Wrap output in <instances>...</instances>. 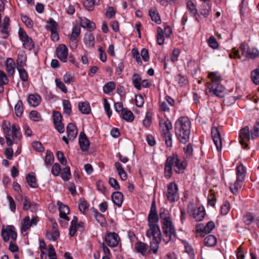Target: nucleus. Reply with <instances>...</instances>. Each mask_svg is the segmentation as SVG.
I'll use <instances>...</instances> for the list:
<instances>
[{
	"label": "nucleus",
	"instance_id": "nucleus-16",
	"mask_svg": "<svg viewBox=\"0 0 259 259\" xmlns=\"http://www.w3.org/2000/svg\"><path fill=\"white\" fill-rule=\"evenodd\" d=\"M211 137L217 150L219 151L222 149V139L221 134L218 127H213L211 128Z\"/></svg>",
	"mask_w": 259,
	"mask_h": 259
},
{
	"label": "nucleus",
	"instance_id": "nucleus-52",
	"mask_svg": "<svg viewBox=\"0 0 259 259\" xmlns=\"http://www.w3.org/2000/svg\"><path fill=\"white\" fill-rule=\"evenodd\" d=\"M251 77L253 82L255 84H259V69L258 68L252 71Z\"/></svg>",
	"mask_w": 259,
	"mask_h": 259
},
{
	"label": "nucleus",
	"instance_id": "nucleus-36",
	"mask_svg": "<svg viewBox=\"0 0 259 259\" xmlns=\"http://www.w3.org/2000/svg\"><path fill=\"white\" fill-rule=\"evenodd\" d=\"M26 179L28 185L31 187L36 188L38 187L35 176L33 174L26 175Z\"/></svg>",
	"mask_w": 259,
	"mask_h": 259
},
{
	"label": "nucleus",
	"instance_id": "nucleus-26",
	"mask_svg": "<svg viewBox=\"0 0 259 259\" xmlns=\"http://www.w3.org/2000/svg\"><path fill=\"white\" fill-rule=\"evenodd\" d=\"M83 41L85 46L88 48H93L95 46V37L91 32L85 34Z\"/></svg>",
	"mask_w": 259,
	"mask_h": 259
},
{
	"label": "nucleus",
	"instance_id": "nucleus-45",
	"mask_svg": "<svg viewBox=\"0 0 259 259\" xmlns=\"http://www.w3.org/2000/svg\"><path fill=\"white\" fill-rule=\"evenodd\" d=\"M17 69L19 72V76L21 79L24 82H26V81H27L28 75L27 71L24 68V67H17Z\"/></svg>",
	"mask_w": 259,
	"mask_h": 259
},
{
	"label": "nucleus",
	"instance_id": "nucleus-56",
	"mask_svg": "<svg viewBox=\"0 0 259 259\" xmlns=\"http://www.w3.org/2000/svg\"><path fill=\"white\" fill-rule=\"evenodd\" d=\"M210 194L208 195L207 197V201L208 204L213 207L215 205L216 202V197L214 194L212 193V190L209 191Z\"/></svg>",
	"mask_w": 259,
	"mask_h": 259
},
{
	"label": "nucleus",
	"instance_id": "nucleus-43",
	"mask_svg": "<svg viewBox=\"0 0 259 259\" xmlns=\"http://www.w3.org/2000/svg\"><path fill=\"white\" fill-rule=\"evenodd\" d=\"M115 88V83L110 81L105 84L103 87V92L105 94H109L111 93Z\"/></svg>",
	"mask_w": 259,
	"mask_h": 259
},
{
	"label": "nucleus",
	"instance_id": "nucleus-12",
	"mask_svg": "<svg viewBox=\"0 0 259 259\" xmlns=\"http://www.w3.org/2000/svg\"><path fill=\"white\" fill-rule=\"evenodd\" d=\"M2 236L5 242H8L10 238L13 241H15L17 235L15 230V227L13 226L9 225L6 228H3L2 230Z\"/></svg>",
	"mask_w": 259,
	"mask_h": 259
},
{
	"label": "nucleus",
	"instance_id": "nucleus-46",
	"mask_svg": "<svg viewBox=\"0 0 259 259\" xmlns=\"http://www.w3.org/2000/svg\"><path fill=\"white\" fill-rule=\"evenodd\" d=\"M62 179L64 181H68L71 177L70 168L69 166H66L63 170L61 174Z\"/></svg>",
	"mask_w": 259,
	"mask_h": 259
},
{
	"label": "nucleus",
	"instance_id": "nucleus-17",
	"mask_svg": "<svg viewBox=\"0 0 259 259\" xmlns=\"http://www.w3.org/2000/svg\"><path fill=\"white\" fill-rule=\"evenodd\" d=\"M119 240L118 235L114 232L108 233L105 237L106 244L111 247H116L118 245Z\"/></svg>",
	"mask_w": 259,
	"mask_h": 259
},
{
	"label": "nucleus",
	"instance_id": "nucleus-23",
	"mask_svg": "<svg viewBox=\"0 0 259 259\" xmlns=\"http://www.w3.org/2000/svg\"><path fill=\"white\" fill-rule=\"evenodd\" d=\"M57 205L59 206L60 218L69 221V219L67 216V214H68L69 212L68 206L64 205L60 201L57 202Z\"/></svg>",
	"mask_w": 259,
	"mask_h": 259
},
{
	"label": "nucleus",
	"instance_id": "nucleus-4",
	"mask_svg": "<svg viewBox=\"0 0 259 259\" xmlns=\"http://www.w3.org/2000/svg\"><path fill=\"white\" fill-rule=\"evenodd\" d=\"M3 128L8 146H11L14 143L17 144L21 141L22 134L18 124L14 123L11 125L9 121L5 120L3 122Z\"/></svg>",
	"mask_w": 259,
	"mask_h": 259
},
{
	"label": "nucleus",
	"instance_id": "nucleus-35",
	"mask_svg": "<svg viewBox=\"0 0 259 259\" xmlns=\"http://www.w3.org/2000/svg\"><path fill=\"white\" fill-rule=\"evenodd\" d=\"M77 218L74 216L71 222V225L69 228V235L71 236H73L77 229Z\"/></svg>",
	"mask_w": 259,
	"mask_h": 259
},
{
	"label": "nucleus",
	"instance_id": "nucleus-10",
	"mask_svg": "<svg viewBox=\"0 0 259 259\" xmlns=\"http://www.w3.org/2000/svg\"><path fill=\"white\" fill-rule=\"evenodd\" d=\"M206 87L210 93L219 98H223L225 95V88L220 83H206Z\"/></svg>",
	"mask_w": 259,
	"mask_h": 259
},
{
	"label": "nucleus",
	"instance_id": "nucleus-47",
	"mask_svg": "<svg viewBox=\"0 0 259 259\" xmlns=\"http://www.w3.org/2000/svg\"><path fill=\"white\" fill-rule=\"evenodd\" d=\"M10 24V19L8 16H5L3 20L2 27V32L8 34L9 33V26Z\"/></svg>",
	"mask_w": 259,
	"mask_h": 259
},
{
	"label": "nucleus",
	"instance_id": "nucleus-58",
	"mask_svg": "<svg viewBox=\"0 0 259 259\" xmlns=\"http://www.w3.org/2000/svg\"><path fill=\"white\" fill-rule=\"evenodd\" d=\"M184 151L187 158H190L193 154V146L189 144L186 147L184 148Z\"/></svg>",
	"mask_w": 259,
	"mask_h": 259
},
{
	"label": "nucleus",
	"instance_id": "nucleus-15",
	"mask_svg": "<svg viewBox=\"0 0 259 259\" xmlns=\"http://www.w3.org/2000/svg\"><path fill=\"white\" fill-rule=\"evenodd\" d=\"M239 137L240 138V144L246 148L247 147V143L251 138V132L249 131V127L247 126H245L240 130Z\"/></svg>",
	"mask_w": 259,
	"mask_h": 259
},
{
	"label": "nucleus",
	"instance_id": "nucleus-18",
	"mask_svg": "<svg viewBox=\"0 0 259 259\" xmlns=\"http://www.w3.org/2000/svg\"><path fill=\"white\" fill-rule=\"evenodd\" d=\"M79 144L82 151H88L90 146V141L83 132H81L79 136Z\"/></svg>",
	"mask_w": 259,
	"mask_h": 259
},
{
	"label": "nucleus",
	"instance_id": "nucleus-33",
	"mask_svg": "<svg viewBox=\"0 0 259 259\" xmlns=\"http://www.w3.org/2000/svg\"><path fill=\"white\" fill-rule=\"evenodd\" d=\"M149 16L152 21H154L157 24H160L161 20L158 13L155 10L151 9L149 12Z\"/></svg>",
	"mask_w": 259,
	"mask_h": 259
},
{
	"label": "nucleus",
	"instance_id": "nucleus-22",
	"mask_svg": "<svg viewBox=\"0 0 259 259\" xmlns=\"http://www.w3.org/2000/svg\"><path fill=\"white\" fill-rule=\"evenodd\" d=\"M187 8L191 16L194 17L197 22H199V14L198 13L196 6L192 1H189L187 3Z\"/></svg>",
	"mask_w": 259,
	"mask_h": 259
},
{
	"label": "nucleus",
	"instance_id": "nucleus-40",
	"mask_svg": "<svg viewBox=\"0 0 259 259\" xmlns=\"http://www.w3.org/2000/svg\"><path fill=\"white\" fill-rule=\"evenodd\" d=\"M21 19L23 23H24L27 27L32 28L33 27L34 23L33 21L27 15L21 14Z\"/></svg>",
	"mask_w": 259,
	"mask_h": 259
},
{
	"label": "nucleus",
	"instance_id": "nucleus-49",
	"mask_svg": "<svg viewBox=\"0 0 259 259\" xmlns=\"http://www.w3.org/2000/svg\"><path fill=\"white\" fill-rule=\"evenodd\" d=\"M157 43L159 45H162L164 41V37L163 36V31L160 27L157 28Z\"/></svg>",
	"mask_w": 259,
	"mask_h": 259
},
{
	"label": "nucleus",
	"instance_id": "nucleus-48",
	"mask_svg": "<svg viewBox=\"0 0 259 259\" xmlns=\"http://www.w3.org/2000/svg\"><path fill=\"white\" fill-rule=\"evenodd\" d=\"M81 25L83 27H86L91 30H94L96 28L95 24L86 18L82 20Z\"/></svg>",
	"mask_w": 259,
	"mask_h": 259
},
{
	"label": "nucleus",
	"instance_id": "nucleus-19",
	"mask_svg": "<svg viewBox=\"0 0 259 259\" xmlns=\"http://www.w3.org/2000/svg\"><path fill=\"white\" fill-rule=\"evenodd\" d=\"M27 101L30 106L35 107L40 103L41 98L40 96L37 94H29L27 97Z\"/></svg>",
	"mask_w": 259,
	"mask_h": 259
},
{
	"label": "nucleus",
	"instance_id": "nucleus-8",
	"mask_svg": "<svg viewBox=\"0 0 259 259\" xmlns=\"http://www.w3.org/2000/svg\"><path fill=\"white\" fill-rule=\"evenodd\" d=\"M188 212L192 215L193 217L197 222L201 221L203 220L205 211L203 206H199L197 208H194V204L192 202H190L187 206Z\"/></svg>",
	"mask_w": 259,
	"mask_h": 259
},
{
	"label": "nucleus",
	"instance_id": "nucleus-25",
	"mask_svg": "<svg viewBox=\"0 0 259 259\" xmlns=\"http://www.w3.org/2000/svg\"><path fill=\"white\" fill-rule=\"evenodd\" d=\"M111 199L113 202L118 207H120L123 200V194L119 191H116L113 193L111 196Z\"/></svg>",
	"mask_w": 259,
	"mask_h": 259
},
{
	"label": "nucleus",
	"instance_id": "nucleus-62",
	"mask_svg": "<svg viewBox=\"0 0 259 259\" xmlns=\"http://www.w3.org/2000/svg\"><path fill=\"white\" fill-rule=\"evenodd\" d=\"M214 223L212 221H209L204 227L202 232L205 233H209L214 229Z\"/></svg>",
	"mask_w": 259,
	"mask_h": 259
},
{
	"label": "nucleus",
	"instance_id": "nucleus-57",
	"mask_svg": "<svg viewBox=\"0 0 259 259\" xmlns=\"http://www.w3.org/2000/svg\"><path fill=\"white\" fill-rule=\"evenodd\" d=\"M61 166L58 163H55L52 166L51 169L52 174L55 176H58L59 175L61 172Z\"/></svg>",
	"mask_w": 259,
	"mask_h": 259
},
{
	"label": "nucleus",
	"instance_id": "nucleus-51",
	"mask_svg": "<svg viewBox=\"0 0 259 259\" xmlns=\"http://www.w3.org/2000/svg\"><path fill=\"white\" fill-rule=\"evenodd\" d=\"M80 33V28L77 26L74 27L72 29V33L70 36V40L72 41L75 40L79 35Z\"/></svg>",
	"mask_w": 259,
	"mask_h": 259
},
{
	"label": "nucleus",
	"instance_id": "nucleus-6",
	"mask_svg": "<svg viewBox=\"0 0 259 259\" xmlns=\"http://www.w3.org/2000/svg\"><path fill=\"white\" fill-rule=\"evenodd\" d=\"M161 128V135L167 147H171L172 146V135L170 130L172 129V125L170 121L161 120L159 122Z\"/></svg>",
	"mask_w": 259,
	"mask_h": 259
},
{
	"label": "nucleus",
	"instance_id": "nucleus-5",
	"mask_svg": "<svg viewBox=\"0 0 259 259\" xmlns=\"http://www.w3.org/2000/svg\"><path fill=\"white\" fill-rule=\"evenodd\" d=\"M161 227L163 233V241L167 243L176 236V230L172 220L164 211L160 212Z\"/></svg>",
	"mask_w": 259,
	"mask_h": 259
},
{
	"label": "nucleus",
	"instance_id": "nucleus-13",
	"mask_svg": "<svg viewBox=\"0 0 259 259\" xmlns=\"http://www.w3.org/2000/svg\"><path fill=\"white\" fill-rule=\"evenodd\" d=\"M38 221L39 219L37 216H33L31 220L29 216L25 217L21 224V229L22 232H25L31 227L36 226Z\"/></svg>",
	"mask_w": 259,
	"mask_h": 259
},
{
	"label": "nucleus",
	"instance_id": "nucleus-28",
	"mask_svg": "<svg viewBox=\"0 0 259 259\" xmlns=\"http://www.w3.org/2000/svg\"><path fill=\"white\" fill-rule=\"evenodd\" d=\"M6 70L9 74L13 75L15 72V64L12 58H8L6 61Z\"/></svg>",
	"mask_w": 259,
	"mask_h": 259
},
{
	"label": "nucleus",
	"instance_id": "nucleus-39",
	"mask_svg": "<svg viewBox=\"0 0 259 259\" xmlns=\"http://www.w3.org/2000/svg\"><path fill=\"white\" fill-rule=\"evenodd\" d=\"M217 243V239L213 235H208L204 240V244L207 246H213Z\"/></svg>",
	"mask_w": 259,
	"mask_h": 259
},
{
	"label": "nucleus",
	"instance_id": "nucleus-53",
	"mask_svg": "<svg viewBox=\"0 0 259 259\" xmlns=\"http://www.w3.org/2000/svg\"><path fill=\"white\" fill-rule=\"evenodd\" d=\"M47 22L49 25L46 26L47 29H49L51 31L57 30V24L55 20L52 18H50Z\"/></svg>",
	"mask_w": 259,
	"mask_h": 259
},
{
	"label": "nucleus",
	"instance_id": "nucleus-30",
	"mask_svg": "<svg viewBox=\"0 0 259 259\" xmlns=\"http://www.w3.org/2000/svg\"><path fill=\"white\" fill-rule=\"evenodd\" d=\"M115 167L120 179L123 181L126 180L127 178V174L121 164L118 162H116L115 163Z\"/></svg>",
	"mask_w": 259,
	"mask_h": 259
},
{
	"label": "nucleus",
	"instance_id": "nucleus-2",
	"mask_svg": "<svg viewBox=\"0 0 259 259\" xmlns=\"http://www.w3.org/2000/svg\"><path fill=\"white\" fill-rule=\"evenodd\" d=\"M187 162L180 159L177 154L168 156L164 164V176L169 179L172 175V168L176 172L183 174L187 167Z\"/></svg>",
	"mask_w": 259,
	"mask_h": 259
},
{
	"label": "nucleus",
	"instance_id": "nucleus-64",
	"mask_svg": "<svg viewBox=\"0 0 259 259\" xmlns=\"http://www.w3.org/2000/svg\"><path fill=\"white\" fill-rule=\"evenodd\" d=\"M48 256L50 259H57L55 248L52 244L49 245Z\"/></svg>",
	"mask_w": 259,
	"mask_h": 259
},
{
	"label": "nucleus",
	"instance_id": "nucleus-34",
	"mask_svg": "<svg viewBox=\"0 0 259 259\" xmlns=\"http://www.w3.org/2000/svg\"><path fill=\"white\" fill-rule=\"evenodd\" d=\"M77 218L74 216L71 222V225L69 228V235L71 236H73L77 229Z\"/></svg>",
	"mask_w": 259,
	"mask_h": 259
},
{
	"label": "nucleus",
	"instance_id": "nucleus-50",
	"mask_svg": "<svg viewBox=\"0 0 259 259\" xmlns=\"http://www.w3.org/2000/svg\"><path fill=\"white\" fill-rule=\"evenodd\" d=\"M63 106L64 113L69 115L71 111V106L69 101L67 100H63Z\"/></svg>",
	"mask_w": 259,
	"mask_h": 259
},
{
	"label": "nucleus",
	"instance_id": "nucleus-21",
	"mask_svg": "<svg viewBox=\"0 0 259 259\" xmlns=\"http://www.w3.org/2000/svg\"><path fill=\"white\" fill-rule=\"evenodd\" d=\"M67 137L70 140H73L77 135L76 126L72 123L68 124L66 128Z\"/></svg>",
	"mask_w": 259,
	"mask_h": 259
},
{
	"label": "nucleus",
	"instance_id": "nucleus-29",
	"mask_svg": "<svg viewBox=\"0 0 259 259\" xmlns=\"http://www.w3.org/2000/svg\"><path fill=\"white\" fill-rule=\"evenodd\" d=\"M135 248L137 251L142 255H146L147 253V245L143 242H137L135 244Z\"/></svg>",
	"mask_w": 259,
	"mask_h": 259
},
{
	"label": "nucleus",
	"instance_id": "nucleus-41",
	"mask_svg": "<svg viewBox=\"0 0 259 259\" xmlns=\"http://www.w3.org/2000/svg\"><path fill=\"white\" fill-rule=\"evenodd\" d=\"M15 114L17 117L21 116L23 112V104L21 100H19L14 108Z\"/></svg>",
	"mask_w": 259,
	"mask_h": 259
},
{
	"label": "nucleus",
	"instance_id": "nucleus-61",
	"mask_svg": "<svg viewBox=\"0 0 259 259\" xmlns=\"http://www.w3.org/2000/svg\"><path fill=\"white\" fill-rule=\"evenodd\" d=\"M95 217L96 221L100 223L101 226H103L105 223V219L104 215L99 212H95Z\"/></svg>",
	"mask_w": 259,
	"mask_h": 259
},
{
	"label": "nucleus",
	"instance_id": "nucleus-3",
	"mask_svg": "<svg viewBox=\"0 0 259 259\" xmlns=\"http://www.w3.org/2000/svg\"><path fill=\"white\" fill-rule=\"evenodd\" d=\"M191 123L187 116L179 117L175 123V131L179 141L186 144L189 140Z\"/></svg>",
	"mask_w": 259,
	"mask_h": 259
},
{
	"label": "nucleus",
	"instance_id": "nucleus-59",
	"mask_svg": "<svg viewBox=\"0 0 259 259\" xmlns=\"http://www.w3.org/2000/svg\"><path fill=\"white\" fill-rule=\"evenodd\" d=\"M254 219V217L251 213H248L243 216V220L246 225H249L253 222Z\"/></svg>",
	"mask_w": 259,
	"mask_h": 259
},
{
	"label": "nucleus",
	"instance_id": "nucleus-9",
	"mask_svg": "<svg viewBox=\"0 0 259 259\" xmlns=\"http://www.w3.org/2000/svg\"><path fill=\"white\" fill-rule=\"evenodd\" d=\"M167 200L170 203L177 201L179 199L178 186L174 182L168 184L165 193Z\"/></svg>",
	"mask_w": 259,
	"mask_h": 259
},
{
	"label": "nucleus",
	"instance_id": "nucleus-20",
	"mask_svg": "<svg viewBox=\"0 0 259 259\" xmlns=\"http://www.w3.org/2000/svg\"><path fill=\"white\" fill-rule=\"evenodd\" d=\"M56 225H53L52 229L51 231H47L46 236V238L51 241H55L60 236L59 232L57 228Z\"/></svg>",
	"mask_w": 259,
	"mask_h": 259
},
{
	"label": "nucleus",
	"instance_id": "nucleus-44",
	"mask_svg": "<svg viewBox=\"0 0 259 259\" xmlns=\"http://www.w3.org/2000/svg\"><path fill=\"white\" fill-rule=\"evenodd\" d=\"M54 157L53 153L49 150H47L45 159L46 165L48 166L52 165L54 162Z\"/></svg>",
	"mask_w": 259,
	"mask_h": 259
},
{
	"label": "nucleus",
	"instance_id": "nucleus-55",
	"mask_svg": "<svg viewBox=\"0 0 259 259\" xmlns=\"http://www.w3.org/2000/svg\"><path fill=\"white\" fill-rule=\"evenodd\" d=\"M207 42L209 46L213 49H215L219 47V44L213 36H210L207 40Z\"/></svg>",
	"mask_w": 259,
	"mask_h": 259
},
{
	"label": "nucleus",
	"instance_id": "nucleus-31",
	"mask_svg": "<svg viewBox=\"0 0 259 259\" xmlns=\"http://www.w3.org/2000/svg\"><path fill=\"white\" fill-rule=\"evenodd\" d=\"M208 77L210 79L209 82L212 83H220L222 80V76L218 72H210L208 75Z\"/></svg>",
	"mask_w": 259,
	"mask_h": 259
},
{
	"label": "nucleus",
	"instance_id": "nucleus-27",
	"mask_svg": "<svg viewBox=\"0 0 259 259\" xmlns=\"http://www.w3.org/2000/svg\"><path fill=\"white\" fill-rule=\"evenodd\" d=\"M27 57L24 51L19 52L17 61V67H24L26 65Z\"/></svg>",
	"mask_w": 259,
	"mask_h": 259
},
{
	"label": "nucleus",
	"instance_id": "nucleus-32",
	"mask_svg": "<svg viewBox=\"0 0 259 259\" xmlns=\"http://www.w3.org/2000/svg\"><path fill=\"white\" fill-rule=\"evenodd\" d=\"M79 111L84 114H89L91 112L90 104L87 102H79L78 103Z\"/></svg>",
	"mask_w": 259,
	"mask_h": 259
},
{
	"label": "nucleus",
	"instance_id": "nucleus-1",
	"mask_svg": "<svg viewBox=\"0 0 259 259\" xmlns=\"http://www.w3.org/2000/svg\"><path fill=\"white\" fill-rule=\"evenodd\" d=\"M158 220L155 204L153 202L148 217V225L149 228L147 230L146 235L150 239V249L154 253H157L161 240V231L157 224Z\"/></svg>",
	"mask_w": 259,
	"mask_h": 259
},
{
	"label": "nucleus",
	"instance_id": "nucleus-42",
	"mask_svg": "<svg viewBox=\"0 0 259 259\" xmlns=\"http://www.w3.org/2000/svg\"><path fill=\"white\" fill-rule=\"evenodd\" d=\"M141 77L138 74H134L133 76L132 81L134 87L138 90L141 89Z\"/></svg>",
	"mask_w": 259,
	"mask_h": 259
},
{
	"label": "nucleus",
	"instance_id": "nucleus-63",
	"mask_svg": "<svg viewBox=\"0 0 259 259\" xmlns=\"http://www.w3.org/2000/svg\"><path fill=\"white\" fill-rule=\"evenodd\" d=\"M230 209V204L228 201H225L221 206V212L223 215H226Z\"/></svg>",
	"mask_w": 259,
	"mask_h": 259
},
{
	"label": "nucleus",
	"instance_id": "nucleus-14",
	"mask_svg": "<svg viewBox=\"0 0 259 259\" xmlns=\"http://www.w3.org/2000/svg\"><path fill=\"white\" fill-rule=\"evenodd\" d=\"M56 52L57 57L61 61L64 63L67 61L68 52V49L65 45H59L56 48Z\"/></svg>",
	"mask_w": 259,
	"mask_h": 259
},
{
	"label": "nucleus",
	"instance_id": "nucleus-24",
	"mask_svg": "<svg viewBox=\"0 0 259 259\" xmlns=\"http://www.w3.org/2000/svg\"><path fill=\"white\" fill-rule=\"evenodd\" d=\"M211 10V5L210 3H203L200 5L199 12L204 18H207L209 15Z\"/></svg>",
	"mask_w": 259,
	"mask_h": 259
},
{
	"label": "nucleus",
	"instance_id": "nucleus-7",
	"mask_svg": "<svg viewBox=\"0 0 259 259\" xmlns=\"http://www.w3.org/2000/svg\"><path fill=\"white\" fill-rule=\"evenodd\" d=\"M245 178V168L243 164H240L236 167V181L234 184L230 185V191L235 195L238 193V189L242 186Z\"/></svg>",
	"mask_w": 259,
	"mask_h": 259
},
{
	"label": "nucleus",
	"instance_id": "nucleus-37",
	"mask_svg": "<svg viewBox=\"0 0 259 259\" xmlns=\"http://www.w3.org/2000/svg\"><path fill=\"white\" fill-rule=\"evenodd\" d=\"M100 0H83L84 7L89 11L93 10L95 5H98Z\"/></svg>",
	"mask_w": 259,
	"mask_h": 259
},
{
	"label": "nucleus",
	"instance_id": "nucleus-54",
	"mask_svg": "<svg viewBox=\"0 0 259 259\" xmlns=\"http://www.w3.org/2000/svg\"><path fill=\"white\" fill-rule=\"evenodd\" d=\"M55 83L57 87L60 89L64 93L67 92V89L64 83L59 78H56L55 79Z\"/></svg>",
	"mask_w": 259,
	"mask_h": 259
},
{
	"label": "nucleus",
	"instance_id": "nucleus-60",
	"mask_svg": "<svg viewBox=\"0 0 259 259\" xmlns=\"http://www.w3.org/2000/svg\"><path fill=\"white\" fill-rule=\"evenodd\" d=\"M259 136V122H256L253 126V131L251 132L252 139H255Z\"/></svg>",
	"mask_w": 259,
	"mask_h": 259
},
{
	"label": "nucleus",
	"instance_id": "nucleus-38",
	"mask_svg": "<svg viewBox=\"0 0 259 259\" xmlns=\"http://www.w3.org/2000/svg\"><path fill=\"white\" fill-rule=\"evenodd\" d=\"M122 117L127 122H132L134 119V116L132 111L125 109L121 112Z\"/></svg>",
	"mask_w": 259,
	"mask_h": 259
},
{
	"label": "nucleus",
	"instance_id": "nucleus-11",
	"mask_svg": "<svg viewBox=\"0 0 259 259\" xmlns=\"http://www.w3.org/2000/svg\"><path fill=\"white\" fill-rule=\"evenodd\" d=\"M18 34L20 39L23 42V47L26 49L31 50L34 47L32 38L21 28L19 29Z\"/></svg>",
	"mask_w": 259,
	"mask_h": 259
}]
</instances>
